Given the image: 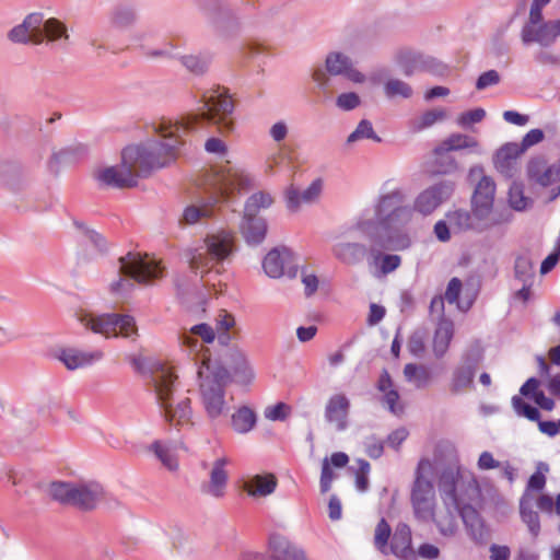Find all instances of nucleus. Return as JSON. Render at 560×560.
Masks as SVG:
<instances>
[{"label":"nucleus","instance_id":"1","mask_svg":"<svg viewBox=\"0 0 560 560\" xmlns=\"http://www.w3.org/2000/svg\"><path fill=\"white\" fill-rule=\"evenodd\" d=\"M410 222L411 210L402 195L394 192L380 196L373 215L365 212L354 223L353 230L371 241L368 267L375 278H384L401 266L400 255L385 250L402 252L411 247Z\"/></svg>","mask_w":560,"mask_h":560},{"label":"nucleus","instance_id":"2","mask_svg":"<svg viewBox=\"0 0 560 560\" xmlns=\"http://www.w3.org/2000/svg\"><path fill=\"white\" fill-rule=\"evenodd\" d=\"M196 118L182 120H162L154 130L162 140H148L140 144L128 145L121 153L117 165L100 168L95 177L101 185L127 188L137 185L139 176L153 170L167 166L178 155L183 136L191 129Z\"/></svg>","mask_w":560,"mask_h":560},{"label":"nucleus","instance_id":"3","mask_svg":"<svg viewBox=\"0 0 560 560\" xmlns=\"http://www.w3.org/2000/svg\"><path fill=\"white\" fill-rule=\"evenodd\" d=\"M253 177L243 168L225 164L214 166L206 177V198L199 205L187 206L183 212V221L196 224L202 219L214 215V207L235 200L237 194L253 186Z\"/></svg>","mask_w":560,"mask_h":560},{"label":"nucleus","instance_id":"4","mask_svg":"<svg viewBox=\"0 0 560 560\" xmlns=\"http://www.w3.org/2000/svg\"><path fill=\"white\" fill-rule=\"evenodd\" d=\"M200 404L207 418L215 421L228 416L230 405L225 386L230 382L229 371L217 360L203 358L197 369Z\"/></svg>","mask_w":560,"mask_h":560},{"label":"nucleus","instance_id":"5","mask_svg":"<svg viewBox=\"0 0 560 560\" xmlns=\"http://www.w3.org/2000/svg\"><path fill=\"white\" fill-rule=\"evenodd\" d=\"M176 380L172 368L165 365H159L151 375V384L165 421L176 429H188L195 424L191 399L174 396Z\"/></svg>","mask_w":560,"mask_h":560},{"label":"nucleus","instance_id":"6","mask_svg":"<svg viewBox=\"0 0 560 560\" xmlns=\"http://www.w3.org/2000/svg\"><path fill=\"white\" fill-rule=\"evenodd\" d=\"M236 249V238L232 231L219 230L208 234L203 246L191 252L189 267L191 271L203 279L206 276L217 277L220 270L213 271L217 264L229 259Z\"/></svg>","mask_w":560,"mask_h":560},{"label":"nucleus","instance_id":"7","mask_svg":"<svg viewBox=\"0 0 560 560\" xmlns=\"http://www.w3.org/2000/svg\"><path fill=\"white\" fill-rule=\"evenodd\" d=\"M161 261L149 255L128 253L119 258V275L109 284L113 294L125 295L135 288L133 281L148 283L163 276Z\"/></svg>","mask_w":560,"mask_h":560},{"label":"nucleus","instance_id":"8","mask_svg":"<svg viewBox=\"0 0 560 560\" xmlns=\"http://www.w3.org/2000/svg\"><path fill=\"white\" fill-rule=\"evenodd\" d=\"M73 316L86 330L107 339L122 337L135 341L139 336L136 318L129 314H97L80 307L74 311Z\"/></svg>","mask_w":560,"mask_h":560},{"label":"nucleus","instance_id":"9","mask_svg":"<svg viewBox=\"0 0 560 560\" xmlns=\"http://www.w3.org/2000/svg\"><path fill=\"white\" fill-rule=\"evenodd\" d=\"M440 491L443 502L450 501L459 511L479 504L482 497L477 477L468 470H445L440 478Z\"/></svg>","mask_w":560,"mask_h":560},{"label":"nucleus","instance_id":"10","mask_svg":"<svg viewBox=\"0 0 560 560\" xmlns=\"http://www.w3.org/2000/svg\"><path fill=\"white\" fill-rule=\"evenodd\" d=\"M436 467L429 458H422L418 463L415 481L411 488L410 500L417 518L429 521L433 517L435 505V489L433 480Z\"/></svg>","mask_w":560,"mask_h":560},{"label":"nucleus","instance_id":"11","mask_svg":"<svg viewBox=\"0 0 560 560\" xmlns=\"http://www.w3.org/2000/svg\"><path fill=\"white\" fill-rule=\"evenodd\" d=\"M49 494L60 503L82 510H93L106 498V491L96 481H56L49 486Z\"/></svg>","mask_w":560,"mask_h":560},{"label":"nucleus","instance_id":"12","mask_svg":"<svg viewBox=\"0 0 560 560\" xmlns=\"http://www.w3.org/2000/svg\"><path fill=\"white\" fill-rule=\"evenodd\" d=\"M205 118L221 131L233 130L234 103L229 91L222 86H213L202 94Z\"/></svg>","mask_w":560,"mask_h":560},{"label":"nucleus","instance_id":"13","mask_svg":"<svg viewBox=\"0 0 560 560\" xmlns=\"http://www.w3.org/2000/svg\"><path fill=\"white\" fill-rule=\"evenodd\" d=\"M455 190V183L450 179H443L436 182L424 189H422L415 198L412 206L408 203L407 195L401 189H394L388 194L399 192L404 197L405 205L411 210V217L413 213H418L422 217L431 215L438 210L443 203H445Z\"/></svg>","mask_w":560,"mask_h":560},{"label":"nucleus","instance_id":"14","mask_svg":"<svg viewBox=\"0 0 560 560\" xmlns=\"http://www.w3.org/2000/svg\"><path fill=\"white\" fill-rule=\"evenodd\" d=\"M549 465L545 462L536 464V471L529 477L526 490L520 499V516L526 525L533 538H537L541 530L538 512L533 510L534 497L532 491H541L547 482L546 475L549 472Z\"/></svg>","mask_w":560,"mask_h":560},{"label":"nucleus","instance_id":"15","mask_svg":"<svg viewBox=\"0 0 560 560\" xmlns=\"http://www.w3.org/2000/svg\"><path fill=\"white\" fill-rule=\"evenodd\" d=\"M482 360L483 350L478 343L463 353L460 362L454 368L450 380V390L453 394H462L472 387L477 369Z\"/></svg>","mask_w":560,"mask_h":560},{"label":"nucleus","instance_id":"16","mask_svg":"<svg viewBox=\"0 0 560 560\" xmlns=\"http://www.w3.org/2000/svg\"><path fill=\"white\" fill-rule=\"evenodd\" d=\"M262 269L271 279H294L299 273L298 256L285 246L270 249L262 259Z\"/></svg>","mask_w":560,"mask_h":560},{"label":"nucleus","instance_id":"17","mask_svg":"<svg viewBox=\"0 0 560 560\" xmlns=\"http://www.w3.org/2000/svg\"><path fill=\"white\" fill-rule=\"evenodd\" d=\"M230 373V381L242 387H249L256 378V372L245 350L232 347L224 354V363L218 360Z\"/></svg>","mask_w":560,"mask_h":560},{"label":"nucleus","instance_id":"18","mask_svg":"<svg viewBox=\"0 0 560 560\" xmlns=\"http://www.w3.org/2000/svg\"><path fill=\"white\" fill-rule=\"evenodd\" d=\"M215 337L214 328L207 323L196 324L191 326L189 330L182 334V345L187 348L190 354H195L194 361L197 368L205 357L212 359L208 348H205L202 343L198 341V338H200L203 343H212Z\"/></svg>","mask_w":560,"mask_h":560},{"label":"nucleus","instance_id":"19","mask_svg":"<svg viewBox=\"0 0 560 560\" xmlns=\"http://www.w3.org/2000/svg\"><path fill=\"white\" fill-rule=\"evenodd\" d=\"M7 38L13 44L40 45L44 42L43 14L38 12L27 14L21 23L7 33Z\"/></svg>","mask_w":560,"mask_h":560},{"label":"nucleus","instance_id":"20","mask_svg":"<svg viewBox=\"0 0 560 560\" xmlns=\"http://www.w3.org/2000/svg\"><path fill=\"white\" fill-rule=\"evenodd\" d=\"M393 60L406 77H412L418 72L432 71L436 65L433 57L407 47L397 49L393 55Z\"/></svg>","mask_w":560,"mask_h":560},{"label":"nucleus","instance_id":"21","mask_svg":"<svg viewBox=\"0 0 560 560\" xmlns=\"http://www.w3.org/2000/svg\"><path fill=\"white\" fill-rule=\"evenodd\" d=\"M471 215L475 232L482 233L512 221V214L505 209H494L493 205L471 202Z\"/></svg>","mask_w":560,"mask_h":560},{"label":"nucleus","instance_id":"22","mask_svg":"<svg viewBox=\"0 0 560 560\" xmlns=\"http://www.w3.org/2000/svg\"><path fill=\"white\" fill-rule=\"evenodd\" d=\"M324 189V179L315 178L304 189L290 185L284 190L285 206L289 211L298 212L302 206H310L317 202Z\"/></svg>","mask_w":560,"mask_h":560},{"label":"nucleus","instance_id":"23","mask_svg":"<svg viewBox=\"0 0 560 560\" xmlns=\"http://www.w3.org/2000/svg\"><path fill=\"white\" fill-rule=\"evenodd\" d=\"M325 66L331 77H343L353 83H364L366 77L354 67L350 56L339 50H331L325 57Z\"/></svg>","mask_w":560,"mask_h":560},{"label":"nucleus","instance_id":"24","mask_svg":"<svg viewBox=\"0 0 560 560\" xmlns=\"http://www.w3.org/2000/svg\"><path fill=\"white\" fill-rule=\"evenodd\" d=\"M57 359L70 371L84 369L101 361L104 358L102 350L86 351L79 348L68 347L57 351Z\"/></svg>","mask_w":560,"mask_h":560},{"label":"nucleus","instance_id":"25","mask_svg":"<svg viewBox=\"0 0 560 560\" xmlns=\"http://www.w3.org/2000/svg\"><path fill=\"white\" fill-rule=\"evenodd\" d=\"M468 180L475 184L471 202L486 205L494 203L495 183L490 176L485 174L482 166H471L468 172Z\"/></svg>","mask_w":560,"mask_h":560},{"label":"nucleus","instance_id":"26","mask_svg":"<svg viewBox=\"0 0 560 560\" xmlns=\"http://www.w3.org/2000/svg\"><path fill=\"white\" fill-rule=\"evenodd\" d=\"M350 399L345 393L331 395L325 406V419L337 431H343L348 425Z\"/></svg>","mask_w":560,"mask_h":560},{"label":"nucleus","instance_id":"27","mask_svg":"<svg viewBox=\"0 0 560 560\" xmlns=\"http://www.w3.org/2000/svg\"><path fill=\"white\" fill-rule=\"evenodd\" d=\"M522 149L516 142L503 144L493 156L495 170L504 177L512 178L518 173V158Z\"/></svg>","mask_w":560,"mask_h":560},{"label":"nucleus","instance_id":"28","mask_svg":"<svg viewBox=\"0 0 560 560\" xmlns=\"http://www.w3.org/2000/svg\"><path fill=\"white\" fill-rule=\"evenodd\" d=\"M229 459L226 457L217 458L209 471V481L202 487V491L212 498L220 499L225 495L229 472Z\"/></svg>","mask_w":560,"mask_h":560},{"label":"nucleus","instance_id":"29","mask_svg":"<svg viewBox=\"0 0 560 560\" xmlns=\"http://www.w3.org/2000/svg\"><path fill=\"white\" fill-rule=\"evenodd\" d=\"M238 230L247 245L258 246L267 236L268 223L264 217L243 213Z\"/></svg>","mask_w":560,"mask_h":560},{"label":"nucleus","instance_id":"30","mask_svg":"<svg viewBox=\"0 0 560 560\" xmlns=\"http://www.w3.org/2000/svg\"><path fill=\"white\" fill-rule=\"evenodd\" d=\"M521 39L524 45L538 44L541 47H550L558 38L552 22L549 20L532 26H523Z\"/></svg>","mask_w":560,"mask_h":560},{"label":"nucleus","instance_id":"31","mask_svg":"<svg viewBox=\"0 0 560 560\" xmlns=\"http://www.w3.org/2000/svg\"><path fill=\"white\" fill-rule=\"evenodd\" d=\"M331 252L336 259L349 266L358 265L363 259L368 260L369 256V247L359 242H338L332 246Z\"/></svg>","mask_w":560,"mask_h":560},{"label":"nucleus","instance_id":"32","mask_svg":"<svg viewBox=\"0 0 560 560\" xmlns=\"http://www.w3.org/2000/svg\"><path fill=\"white\" fill-rule=\"evenodd\" d=\"M388 550L401 560H417V553L411 546V529L407 524L400 523L396 526Z\"/></svg>","mask_w":560,"mask_h":560},{"label":"nucleus","instance_id":"33","mask_svg":"<svg viewBox=\"0 0 560 560\" xmlns=\"http://www.w3.org/2000/svg\"><path fill=\"white\" fill-rule=\"evenodd\" d=\"M528 175L536 183L545 187L559 183L557 188L551 189L549 200H555L560 196V161L559 164H553L548 167L539 163H532L528 167Z\"/></svg>","mask_w":560,"mask_h":560},{"label":"nucleus","instance_id":"34","mask_svg":"<svg viewBox=\"0 0 560 560\" xmlns=\"http://www.w3.org/2000/svg\"><path fill=\"white\" fill-rule=\"evenodd\" d=\"M278 480L273 474H256L246 477L243 488L252 498H266L272 494L277 488Z\"/></svg>","mask_w":560,"mask_h":560},{"label":"nucleus","instance_id":"35","mask_svg":"<svg viewBox=\"0 0 560 560\" xmlns=\"http://www.w3.org/2000/svg\"><path fill=\"white\" fill-rule=\"evenodd\" d=\"M269 553L270 560H307L300 547L279 535L270 538Z\"/></svg>","mask_w":560,"mask_h":560},{"label":"nucleus","instance_id":"36","mask_svg":"<svg viewBox=\"0 0 560 560\" xmlns=\"http://www.w3.org/2000/svg\"><path fill=\"white\" fill-rule=\"evenodd\" d=\"M443 504L444 506L438 510L436 513L433 512L431 520L434 521L439 533L443 537L452 538L458 532L457 514H459V510H454V505L450 501H447V504L444 502Z\"/></svg>","mask_w":560,"mask_h":560},{"label":"nucleus","instance_id":"37","mask_svg":"<svg viewBox=\"0 0 560 560\" xmlns=\"http://www.w3.org/2000/svg\"><path fill=\"white\" fill-rule=\"evenodd\" d=\"M464 149H469L471 152L478 154L481 153L479 143L475 138L463 133H453L435 148L434 154L443 156L451 151H459Z\"/></svg>","mask_w":560,"mask_h":560},{"label":"nucleus","instance_id":"38","mask_svg":"<svg viewBox=\"0 0 560 560\" xmlns=\"http://www.w3.org/2000/svg\"><path fill=\"white\" fill-rule=\"evenodd\" d=\"M454 336V324L452 320L442 318L434 331L432 349L436 358H442L448 350Z\"/></svg>","mask_w":560,"mask_h":560},{"label":"nucleus","instance_id":"39","mask_svg":"<svg viewBox=\"0 0 560 560\" xmlns=\"http://www.w3.org/2000/svg\"><path fill=\"white\" fill-rule=\"evenodd\" d=\"M447 110L443 107L428 109L409 121L413 132H421L447 119Z\"/></svg>","mask_w":560,"mask_h":560},{"label":"nucleus","instance_id":"40","mask_svg":"<svg viewBox=\"0 0 560 560\" xmlns=\"http://www.w3.org/2000/svg\"><path fill=\"white\" fill-rule=\"evenodd\" d=\"M377 389L382 392L383 401L386 404L388 410L394 415H399L402 411V405L399 402V394L393 388V382L387 373L383 371L377 382Z\"/></svg>","mask_w":560,"mask_h":560},{"label":"nucleus","instance_id":"41","mask_svg":"<svg viewBox=\"0 0 560 560\" xmlns=\"http://www.w3.org/2000/svg\"><path fill=\"white\" fill-rule=\"evenodd\" d=\"M256 422L257 415L248 406H241L231 415L232 429L238 434L250 432L255 428Z\"/></svg>","mask_w":560,"mask_h":560},{"label":"nucleus","instance_id":"42","mask_svg":"<svg viewBox=\"0 0 560 560\" xmlns=\"http://www.w3.org/2000/svg\"><path fill=\"white\" fill-rule=\"evenodd\" d=\"M149 450L155 455V457L166 469L170 471H175L178 469L176 450L172 443L158 440L150 445Z\"/></svg>","mask_w":560,"mask_h":560},{"label":"nucleus","instance_id":"43","mask_svg":"<svg viewBox=\"0 0 560 560\" xmlns=\"http://www.w3.org/2000/svg\"><path fill=\"white\" fill-rule=\"evenodd\" d=\"M178 59L187 71L196 75H201L209 69L212 61V54L209 51H199L197 54L178 56Z\"/></svg>","mask_w":560,"mask_h":560},{"label":"nucleus","instance_id":"44","mask_svg":"<svg viewBox=\"0 0 560 560\" xmlns=\"http://www.w3.org/2000/svg\"><path fill=\"white\" fill-rule=\"evenodd\" d=\"M463 523L469 536L478 541L485 537V523L475 508H466L459 511Z\"/></svg>","mask_w":560,"mask_h":560},{"label":"nucleus","instance_id":"45","mask_svg":"<svg viewBox=\"0 0 560 560\" xmlns=\"http://www.w3.org/2000/svg\"><path fill=\"white\" fill-rule=\"evenodd\" d=\"M214 322H215L214 331L217 334L219 342L222 346H228L233 339V336L230 334V330L236 324L235 317L231 313H228L226 311L221 310L217 314Z\"/></svg>","mask_w":560,"mask_h":560},{"label":"nucleus","instance_id":"46","mask_svg":"<svg viewBox=\"0 0 560 560\" xmlns=\"http://www.w3.org/2000/svg\"><path fill=\"white\" fill-rule=\"evenodd\" d=\"M273 202L275 198L269 191H256L246 199L243 213L258 215L260 210L269 209Z\"/></svg>","mask_w":560,"mask_h":560},{"label":"nucleus","instance_id":"47","mask_svg":"<svg viewBox=\"0 0 560 560\" xmlns=\"http://www.w3.org/2000/svg\"><path fill=\"white\" fill-rule=\"evenodd\" d=\"M383 91L387 98H410L413 95L412 86L406 81L398 78H390L383 84Z\"/></svg>","mask_w":560,"mask_h":560},{"label":"nucleus","instance_id":"48","mask_svg":"<svg viewBox=\"0 0 560 560\" xmlns=\"http://www.w3.org/2000/svg\"><path fill=\"white\" fill-rule=\"evenodd\" d=\"M404 376L406 381L417 388H424L430 384V371L423 365L413 363L406 364L404 368Z\"/></svg>","mask_w":560,"mask_h":560},{"label":"nucleus","instance_id":"49","mask_svg":"<svg viewBox=\"0 0 560 560\" xmlns=\"http://www.w3.org/2000/svg\"><path fill=\"white\" fill-rule=\"evenodd\" d=\"M445 218L455 233L475 231L471 212L458 209L447 212Z\"/></svg>","mask_w":560,"mask_h":560},{"label":"nucleus","instance_id":"50","mask_svg":"<svg viewBox=\"0 0 560 560\" xmlns=\"http://www.w3.org/2000/svg\"><path fill=\"white\" fill-rule=\"evenodd\" d=\"M508 201L515 211H526L533 206V200L524 194L523 185L516 182H513L509 188Z\"/></svg>","mask_w":560,"mask_h":560},{"label":"nucleus","instance_id":"51","mask_svg":"<svg viewBox=\"0 0 560 560\" xmlns=\"http://www.w3.org/2000/svg\"><path fill=\"white\" fill-rule=\"evenodd\" d=\"M43 34L44 39L47 38L50 42H59L68 39L67 27L57 19H43Z\"/></svg>","mask_w":560,"mask_h":560},{"label":"nucleus","instance_id":"52","mask_svg":"<svg viewBox=\"0 0 560 560\" xmlns=\"http://www.w3.org/2000/svg\"><path fill=\"white\" fill-rule=\"evenodd\" d=\"M515 277L522 281V283H532L534 277V264L528 255H520L515 259Z\"/></svg>","mask_w":560,"mask_h":560},{"label":"nucleus","instance_id":"53","mask_svg":"<svg viewBox=\"0 0 560 560\" xmlns=\"http://www.w3.org/2000/svg\"><path fill=\"white\" fill-rule=\"evenodd\" d=\"M363 139H371L376 142L381 141V138L375 133L371 121L361 120L357 128L348 136L347 143L352 144Z\"/></svg>","mask_w":560,"mask_h":560},{"label":"nucleus","instance_id":"54","mask_svg":"<svg viewBox=\"0 0 560 560\" xmlns=\"http://www.w3.org/2000/svg\"><path fill=\"white\" fill-rule=\"evenodd\" d=\"M390 526L388 523L382 518L375 528L374 534V545L378 551H381L383 555L387 556L389 555L388 550V539L390 537Z\"/></svg>","mask_w":560,"mask_h":560},{"label":"nucleus","instance_id":"55","mask_svg":"<svg viewBox=\"0 0 560 560\" xmlns=\"http://www.w3.org/2000/svg\"><path fill=\"white\" fill-rule=\"evenodd\" d=\"M287 159V153L282 145H278L275 150L267 154L264 162V172L266 174H273L275 171L283 166Z\"/></svg>","mask_w":560,"mask_h":560},{"label":"nucleus","instance_id":"56","mask_svg":"<svg viewBox=\"0 0 560 560\" xmlns=\"http://www.w3.org/2000/svg\"><path fill=\"white\" fill-rule=\"evenodd\" d=\"M536 506L539 511L546 514H552L560 516V492L557 494L556 499L548 493H540L536 499Z\"/></svg>","mask_w":560,"mask_h":560},{"label":"nucleus","instance_id":"57","mask_svg":"<svg viewBox=\"0 0 560 560\" xmlns=\"http://www.w3.org/2000/svg\"><path fill=\"white\" fill-rule=\"evenodd\" d=\"M512 406L518 416L525 417L532 421H538L540 412L537 408L526 404L521 397L514 396L512 398Z\"/></svg>","mask_w":560,"mask_h":560},{"label":"nucleus","instance_id":"58","mask_svg":"<svg viewBox=\"0 0 560 560\" xmlns=\"http://www.w3.org/2000/svg\"><path fill=\"white\" fill-rule=\"evenodd\" d=\"M289 133V124L283 119L275 121L268 129V136L278 145H281L287 140Z\"/></svg>","mask_w":560,"mask_h":560},{"label":"nucleus","instance_id":"59","mask_svg":"<svg viewBox=\"0 0 560 560\" xmlns=\"http://www.w3.org/2000/svg\"><path fill=\"white\" fill-rule=\"evenodd\" d=\"M361 104V98L355 92H345L336 97V106L343 112L355 109Z\"/></svg>","mask_w":560,"mask_h":560},{"label":"nucleus","instance_id":"60","mask_svg":"<svg viewBox=\"0 0 560 560\" xmlns=\"http://www.w3.org/2000/svg\"><path fill=\"white\" fill-rule=\"evenodd\" d=\"M550 1L551 0H533L529 8L528 20L523 26H532L545 22L542 10Z\"/></svg>","mask_w":560,"mask_h":560},{"label":"nucleus","instance_id":"61","mask_svg":"<svg viewBox=\"0 0 560 560\" xmlns=\"http://www.w3.org/2000/svg\"><path fill=\"white\" fill-rule=\"evenodd\" d=\"M301 282L304 287V294L307 298L315 294L319 285V280L316 273L306 268L301 270Z\"/></svg>","mask_w":560,"mask_h":560},{"label":"nucleus","instance_id":"62","mask_svg":"<svg viewBox=\"0 0 560 560\" xmlns=\"http://www.w3.org/2000/svg\"><path fill=\"white\" fill-rule=\"evenodd\" d=\"M485 117L486 110L483 108H475L459 115L457 124L460 127L467 128L474 124L480 122Z\"/></svg>","mask_w":560,"mask_h":560},{"label":"nucleus","instance_id":"63","mask_svg":"<svg viewBox=\"0 0 560 560\" xmlns=\"http://www.w3.org/2000/svg\"><path fill=\"white\" fill-rule=\"evenodd\" d=\"M501 77L497 70H488L479 75L476 82V89L481 91L489 86L499 84Z\"/></svg>","mask_w":560,"mask_h":560},{"label":"nucleus","instance_id":"64","mask_svg":"<svg viewBox=\"0 0 560 560\" xmlns=\"http://www.w3.org/2000/svg\"><path fill=\"white\" fill-rule=\"evenodd\" d=\"M137 19V12L135 9L129 7H122L116 10L114 21L119 26H127L135 22Z\"/></svg>","mask_w":560,"mask_h":560}]
</instances>
